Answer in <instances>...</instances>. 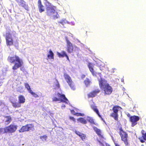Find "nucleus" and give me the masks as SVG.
Wrapping results in <instances>:
<instances>
[{"label": "nucleus", "instance_id": "41", "mask_svg": "<svg viewBox=\"0 0 146 146\" xmlns=\"http://www.w3.org/2000/svg\"><path fill=\"white\" fill-rule=\"evenodd\" d=\"M100 76L101 75V73H98Z\"/></svg>", "mask_w": 146, "mask_h": 146}, {"label": "nucleus", "instance_id": "23", "mask_svg": "<svg viewBox=\"0 0 146 146\" xmlns=\"http://www.w3.org/2000/svg\"><path fill=\"white\" fill-rule=\"evenodd\" d=\"M84 82L86 87H88L90 86L92 83V82L90 79L88 78H86L84 81Z\"/></svg>", "mask_w": 146, "mask_h": 146}, {"label": "nucleus", "instance_id": "35", "mask_svg": "<svg viewBox=\"0 0 146 146\" xmlns=\"http://www.w3.org/2000/svg\"><path fill=\"white\" fill-rule=\"evenodd\" d=\"M57 81L58 83L56 84V86L58 88H59L60 87V84H59V83L58 82V81Z\"/></svg>", "mask_w": 146, "mask_h": 146}, {"label": "nucleus", "instance_id": "17", "mask_svg": "<svg viewBox=\"0 0 146 146\" xmlns=\"http://www.w3.org/2000/svg\"><path fill=\"white\" fill-rule=\"evenodd\" d=\"M91 107L93 111L96 113L98 116L101 118V120H102L104 123H106L105 121L101 115L100 114L97 108V107L93 105H92L91 106Z\"/></svg>", "mask_w": 146, "mask_h": 146}, {"label": "nucleus", "instance_id": "37", "mask_svg": "<svg viewBox=\"0 0 146 146\" xmlns=\"http://www.w3.org/2000/svg\"><path fill=\"white\" fill-rule=\"evenodd\" d=\"M85 75H82L81 76V78H85Z\"/></svg>", "mask_w": 146, "mask_h": 146}, {"label": "nucleus", "instance_id": "19", "mask_svg": "<svg viewBox=\"0 0 146 146\" xmlns=\"http://www.w3.org/2000/svg\"><path fill=\"white\" fill-rule=\"evenodd\" d=\"M93 129L99 137L102 139L104 138L103 135L102 134L101 131L100 129L96 127H94Z\"/></svg>", "mask_w": 146, "mask_h": 146}, {"label": "nucleus", "instance_id": "39", "mask_svg": "<svg viewBox=\"0 0 146 146\" xmlns=\"http://www.w3.org/2000/svg\"><path fill=\"white\" fill-rule=\"evenodd\" d=\"M65 106L64 105H62V108H65Z\"/></svg>", "mask_w": 146, "mask_h": 146}, {"label": "nucleus", "instance_id": "5", "mask_svg": "<svg viewBox=\"0 0 146 146\" xmlns=\"http://www.w3.org/2000/svg\"><path fill=\"white\" fill-rule=\"evenodd\" d=\"M119 134L121 137V140L123 141L125 145H128L129 143L128 142V135L126 132L124 131L122 127L119 129Z\"/></svg>", "mask_w": 146, "mask_h": 146}, {"label": "nucleus", "instance_id": "22", "mask_svg": "<svg viewBox=\"0 0 146 146\" xmlns=\"http://www.w3.org/2000/svg\"><path fill=\"white\" fill-rule=\"evenodd\" d=\"M47 59L50 60H54V54L51 49H50L47 55Z\"/></svg>", "mask_w": 146, "mask_h": 146}, {"label": "nucleus", "instance_id": "28", "mask_svg": "<svg viewBox=\"0 0 146 146\" xmlns=\"http://www.w3.org/2000/svg\"><path fill=\"white\" fill-rule=\"evenodd\" d=\"M78 120L81 123L83 124H86L87 123V121L86 119L83 117H80L79 118Z\"/></svg>", "mask_w": 146, "mask_h": 146}, {"label": "nucleus", "instance_id": "21", "mask_svg": "<svg viewBox=\"0 0 146 146\" xmlns=\"http://www.w3.org/2000/svg\"><path fill=\"white\" fill-rule=\"evenodd\" d=\"M144 131L143 130L141 131L142 137L143 139H142L141 137L139 138V139L142 143H143L145 142L144 140L146 141V133H144Z\"/></svg>", "mask_w": 146, "mask_h": 146}, {"label": "nucleus", "instance_id": "12", "mask_svg": "<svg viewBox=\"0 0 146 146\" xmlns=\"http://www.w3.org/2000/svg\"><path fill=\"white\" fill-rule=\"evenodd\" d=\"M100 92V90L99 88L96 89L92 91L87 94L88 98H93L96 96L97 94Z\"/></svg>", "mask_w": 146, "mask_h": 146}, {"label": "nucleus", "instance_id": "1", "mask_svg": "<svg viewBox=\"0 0 146 146\" xmlns=\"http://www.w3.org/2000/svg\"><path fill=\"white\" fill-rule=\"evenodd\" d=\"M44 0L46 1L44 4L46 7V15L50 17H52L54 19L58 18L59 17V15L55 10V7L52 5L47 0Z\"/></svg>", "mask_w": 146, "mask_h": 146}, {"label": "nucleus", "instance_id": "7", "mask_svg": "<svg viewBox=\"0 0 146 146\" xmlns=\"http://www.w3.org/2000/svg\"><path fill=\"white\" fill-rule=\"evenodd\" d=\"M35 130V127L33 124H29L21 127L19 130L20 133L30 131H33Z\"/></svg>", "mask_w": 146, "mask_h": 146}, {"label": "nucleus", "instance_id": "16", "mask_svg": "<svg viewBox=\"0 0 146 146\" xmlns=\"http://www.w3.org/2000/svg\"><path fill=\"white\" fill-rule=\"evenodd\" d=\"M94 65V64L92 63L89 62L88 63V66L92 75L96 76L97 73L94 70L93 68Z\"/></svg>", "mask_w": 146, "mask_h": 146}, {"label": "nucleus", "instance_id": "9", "mask_svg": "<svg viewBox=\"0 0 146 146\" xmlns=\"http://www.w3.org/2000/svg\"><path fill=\"white\" fill-rule=\"evenodd\" d=\"M57 95L59 98L54 97L52 99V102H57L60 101V102H66L68 101V99L66 97L65 95L60 93H58Z\"/></svg>", "mask_w": 146, "mask_h": 146}, {"label": "nucleus", "instance_id": "29", "mask_svg": "<svg viewBox=\"0 0 146 146\" xmlns=\"http://www.w3.org/2000/svg\"><path fill=\"white\" fill-rule=\"evenodd\" d=\"M5 117L7 118L5 120V122H7L8 123H9L11 122L12 120V118L10 115L6 116Z\"/></svg>", "mask_w": 146, "mask_h": 146}, {"label": "nucleus", "instance_id": "10", "mask_svg": "<svg viewBox=\"0 0 146 146\" xmlns=\"http://www.w3.org/2000/svg\"><path fill=\"white\" fill-rule=\"evenodd\" d=\"M17 129V125L11 124L4 128V133H12L15 131Z\"/></svg>", "mask_w": 146, "mask_h": 146}, {"label": "nucleus", "instance_id": "43", "mask_svg": "<svg viewBox=\"0 0 146 146\" xmlns=\"http://www.w3.org/2000/svg\"><path fill=\"white\" fill-rule=\"evenodd\" d=\"M21 69V70H22V69H21H21Z\"/></svg>", "mask_w": 146, "mask_h": 146}, {"label": "nucleus", "instance_id": "8", "mask_svg": "<svg viewBox=\"0 0 146 146\" xmlns=\"http://www.w3.org/2000/svg\"><path fill=\"white\" fill-rule=\"evenodd\" d=\"M64 76L69 86L73 90H75L76 89L74 83L70 76L66 73H64Z\"/></svg>", "mask_w": 146, "mask_h": 146}, {"label": "nucleus", "instance_id": "3", "mask_svg": "<svg viewBox=\"0 0 146 146\" xmlns=\"http://www.w3.org/2000/svg\"><path fill=\"white\" fill-rule=\"evenodd\" d=\"M8 61L11 63H14L12 69L15 71L19 68L22 66L23 64V60L18 56L15 55L12 56H9L7 58Z\"/></svg>", "mask_w": 146, "mask_h": 146}, {"label": "nucleus", "instance_id": "4", "mask_svg": "<svg viewBox=\"0 0 146 146\" xmlns=\"http://www.w3.org/2000/svg\"><path fill=\"white\" fill-rule=\"evenodd\" d=\"M18 102L11 101L13 107L14 108H19L21 107V104L24 103L25 102V97L23 95H20L18 96Z\"/></svg>", "mask_w": 146, "mask_h": 146}, {"label": "nucleus", "instance_id": "24", "mask_svg": "<svg viewBox=\"0 0 146 146\" xmlns=\"http://www.w3.org/2000/svg\"><path fill=\"white\" fill-rule=\"evenodd\" d=\"M67 23V21L65 19H62L59 21L58 22V25L60 26H61L62 25L64 26V25Z\"/></svg>", "mask_w": 146, "mask_h": 146}, {"label": "nucleus", "instance_id": "42", "mask_svg": "<svg viewBox=\"0 0 146 146\" xmlns=\"http://www.w3.org/2000/svg\"><path fill=\"white\" fill-rule=\"evenodd\" d=\"M17 91H18V92H20V93H22V92L19 91V90H17Z\"/></svg>", "mask_w": 146, "mask_h": 146}, {"label": "nucleus", "instance_id": "40", "mask_svg": "<svg viewBox=\"0 0 146 146\" xmlns=\"http://www.w3.org/2000/svg\"><path fill=\"white\" fill-rule=\"evenodd\" d=\"M127 116L128 117H131V116H130V114L129 113H128L127 115Z\"/></svg>", "mask_w": 146, "mask_h": 146}, {"label": "nucleus", "instance_id": "20", "mask_svg": "<svg viewBox=\"0 0 146 146\" xmlns=\"http://www.w3.org/2000/svg\"><path fill=\"white\" fill-rule=\"evenodd\" d=\"M75 133L76 134L79 136L82 141H84L86 138V135L81 133L78 131H75Z\"/></svg>", "mask_w": 146, "mask_h": 146}, {"label": "nucleus", "instance_id": "27", "mask_svg": "<svg viewBox=\"0 0 146 146\" xmlns=\"http://www.w3.org/2000/svg\"><path fill=\"white\" fill-rule=\"evenodd\" d=\"M24 85L25 88L27 89V90L29 93L32 91V90L30 88V86L27 83H25Z\"/></svg>", "mask_w": 146, "mask_h": 146}, {"label": "nucleus", "instance_id": "36", "mask_svg": "<svg viewBox=\"0 0 146 146\" xmlns=\"http://www.w3.org/2000/svg\"><path fill=\"white\" fill-rule=\"evenodd\" d=\"M114 144L115 145V146H119V145L117 143H116L115 142H114Z\"/></svg>", "mask_w": 146, "mask_h": 146}, {"label": "nucleus", "instance_id": "25", "mask_svg": "<svg viewBox=\"0 0 146 146\" xmlns=\"http://www.w3.org/2000/svg\"><path fill=\"white\" fill-rule=\"evenodd\" d=\"M61 53L62 54L58 52H57V54L60 58L64 57L67 55L66 52L64 51H62Z\"/></svg>", "mask_w": 146, "mask_h": 146}, {"label": "nucleus", "instance_id": "13", "mask_svg": "<svg viewBox=\"0 0 146 146\" xmlns=\"http://www.w3.org/2000/svg\"><path fill=\"white\" fill-rule=\"evenodd\" d=\"M129 119L131 122V126L133 127L137 124V122L139 120L140 117L137 116L133 115L130 117Z\"/></svg>", "mask_w": 146, "mask_h": 146}, {"label": "nucleus", "instance_id": "18", "mask_svg": "<svg viewBox=\"0 0 146 146\" xmlns=\"http://www.w3.org/2000/svg\"><path fill=\"white\" fill-rule=\"evenodd\" d=\"M37 5L40 13H41L44 11V7L42 4L41 0H38Z\"/></svg>", "mask_w": 146, "mask_h": 146}, {"label": "nucleus", "instance_id": "32", "mask_svg": "<svg viewBox=\"0 0 146 146\" xmlns=\"http://www.w3.org/2000/svg\"><path fill=\"white\" fill-rule=\"evenodd\" d=\"M69 118L70 120H72L74 122H76V119L74 117L69 116Z\"/></svg>", "mask_w": 146, "mask_h": 146}, {"label": "nucleus", "instance_id": "31", "mask_svg": "<svg viewBox=\"0 0 146 146\" xmlns=\"http://www.w3.org/2000/svg\"><path fill=\"white\" fill-rule=\"evenodd\" d=\"M74 115L77 116H84V114L81 113H76L74 114Z\"/></svg>", "mask_w": 146, "mask_h": 146}, {"label": "nucleus", "instance_id": "34", "mask_svg": "<svg viewBox=\"0 0 146 146\" xmlns=\"http://www.w3.org/2000/svg\"><path fill=\"white\" fill-rule=\"evenodd\" d=\"M3 131V129L2 128H0V134L2 133Z\"/></svg>", "mask_w": 146, "mask_h": 146}, {"label": "nucleus", "instance_id": "38", "mask_svg": "<svg viewBox=\"0 0 146 146\" xmlns=\"http://www.w3.org/2000/svg\"><path fill=\"white\" fill-rule=\"evenodd\" d=\"M65 56L66 58L68 60H69V57L67 54Z\"/></svg>", "mask_w": 146, "mask_h": 146}, {"label": "nucleus", "instance_id": "11", "mask_svg": "<svg viewBox=\"0 0 146 146\" xmlns=\"http://www.w3.org/2000/svg\"><path fill=\"white\" fill-rule=\"evenodd\" d=\"M6 44L8 46H11L13 45L14 41L10 33H6L5 36Z\"/></svg>", "mask_w": 146, "mask_h": 146}, {"label": "nucleus", "instance_id": "26", "mask_svg": "<svg viewBox=\"0 0 146 146\" xmlns=\"http://www.w3.org/2000/svg\"><path fill=\"white\" fill-rule=\"evenodd\" d=\"M87 121L90 123L91 124H94L95 125H97V124L95 123L94 122V120L93 118L90 117H87Z\"/></svg>", "mask_w": 146, "mask_h": 146}, {"label": "nucleus", "instance_id": "15", "mask_svg": "<svg viewBox=\"0 0 146 146\" xmlns=\"http://www.w3.org/2000/svg\"><path fill=\"white\" fill-rule=\"evenodd\" d=\"M66 41L67 43V52L69 53L72 52L74 48L72 43L67 38L66 39Z\"/></svg>", "mask_w": 146, "mask_h": 146}, {"label": "nucleus", "instance_id": "14", "mask_svg": "<svg viewBox=\"0 0 146 146\" xmlns=\"http://www.w3.org/2000/svg\"><path fill=\"white\" fill-rule=\"evenodd\" d=\"M18 5L23 7L27 11L29 10V7L27 4L23 0H15Z\"/></svg>", "mask_w": 146, "mask_h": 146}, {"label": "nucleus", "instance_id": "2", "mask_svg": "<svg viewBox=\"0 0 146 146\" xmlns=\"http://www.w3.org/2000/svg\"><path fill=\"white\" fill-rule=\"evenodd\" d=\"M98 81L99 87L103 91L104 95H110L113 91V88L107 83V81L104 79L101 78Z\"/></svg>", "mask_w": 146, "mask_h": 146}, {"label": "nucleus", "instance_id": "33", "mask_svg": "<svg viewBox=\"0 0 146 146\" xmlns=\"http://www.w3.org/2000/svg\"><path fill=\"white\" fill-rule=\"evenodd\" d=\"M47 137V136L46 135H44L41 137V138H42L46 139Z\"/></svg>", "mask_w": 146, "mask_h": 146}, {"label": "nucleus", "instance_id": "6", "mask_svg": "<svg viewBox=\"0 0 146 146\" xmlns=\"http://www.w3.org/2000/svg\"><path fill=\"white\" fill-rule=\"evenodd\" d=\"M122 109L118 105L114 106L112 109L113 112L110 114V116L113 117L115 120L118 121V112L119 110Z\"/></svg>", "mask_w": 146, "mask_h": 146}, {"label": "nucleus", "instance_id": "30", "mask_svg": "<svg viewBox=\"0 0 146 146\" xmlns=\"http://www.w3.org/2000/svg\"><path fill=\"white\" fill-rule=\"evenodd\" d=\"M29 93L32 95L35 98H36L39 97L35 93L33 92L32 90Z\"/></svg>", "mask_w": 146, "mask_h": 146}]
</instances>
